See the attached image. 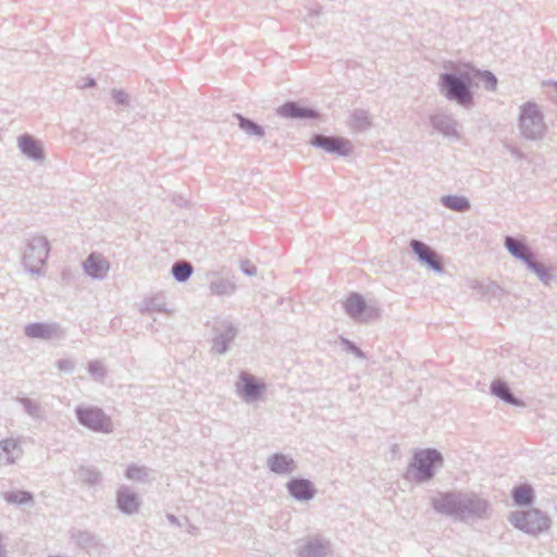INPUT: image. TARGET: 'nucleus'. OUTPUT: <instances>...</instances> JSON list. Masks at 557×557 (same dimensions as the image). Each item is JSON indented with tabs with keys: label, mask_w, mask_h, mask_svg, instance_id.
I'll return each mask as SVG.
<instances>
[{
	"label": "nucleus",
	"mask_w": 557,
	"mask_h": 557,
	"mask_svg": "<svg viewBox=\"0 0 557 557\" xmlns=\"http://www.w3.org/2000/svg\"><path fill=\"white\" fill-rule=\"evenodd\" d=\"M473 83L471 69L460 73L459 77L449 74H443L440 77V84L442 89L445 90L446 97L461 104H469L471 102L472 97L469 87Z\"/></svg>",
	"instance_id": "1"
},
{
	"label": "nucleus",
	"mask_w": 557,
	"mask_h": 557,
	"mask_svg": "<svg viewBox=\"0 0 557 557\" xmlns=\"http://www.w3.org/2000/svg\"><path fill=\"white\" fill-rule=\"evenodd\" d=\"M513 524L528 532L539 533L548 528V520L537 510H531L517 515L512 519Z\"/></svg>",
	"instance_id": "2"
},
{
	"label": "nucleus",
	"mask_w": 557,
	"mask_h": 557,
	"mask_svg": "<svg viewBox=\"0 0 557 557\" xmlns=\"http://www.w3.org/2000/svg\"><path fill=\"white\" fill-rule=\"evenodd\" d=\"M77 416L81 423L92 430L107 433L112 431L110 419L98 409H81L77 411Z\"/></svg>",
	"instance_id": "3"
},
{
	"label": "nucleus",
	"mask_w": 557,
	"mask_h": 557,
	"mask_svg": "<svg viewBox=\"0 0 557 557\" xmlns=\"http://www.w3.org/2000/svg\"><path fill=\"white\" fill-rule=\"evenodd\" d=\"M441 455L436 450H422L414 456V467L419 471V480H426L432 476L431 468L434 463L441 462Z\"/></svg>",
	"instance_id": "4"
},
{
	"label": "nucleus",
	"mask_w": 557,
	"mask_h": 557,
	"mask_svg": "<svg viewBox=\"0 0 557 557\" xmlns=\"http://www.w3.org/2000/svg\"><path fill=\"white\" fill-rule=\"evenodd\" d=\"M506 247L513 256L527 261L529 267L541 277V280H546L547 274L545 270L542 265L536 264L530 260L529 250L522 243L511 237H507Z\"/></svg>",
	"instance_id": "5"
},
{
	"label": "nucleus",
	"mask_w": 557,
	"mask_h": 557,
	"mask_svg": "<svg viewBox=\"0 0 557 557\" xmlns=\"http://www.w3.org/2000/svg\"><path fill=\"white\" fill-rule=\"evenodd\" d=\"M311 143L329 152H335L341 156H346L351 151L349 141L343 138L315 136Z\"/></svg>",
	"instance_id": "6"
},
{
	"label": "nucleus",
	"mask_w": 557,
	"mask_h": 557,
	"mask_svg": "<svg viewBox=\"0 0 557 557\" xmlns=\"http://www.w3.org/2000/svg\"><path fill=\"white\" fill-rule=\"evenodd\" d=\"M238 392L247 399H256L264 389V384L260 383L249 374H242L237 385Z\"/></svg>",
	"instance_id": "7"
},
{
	"label": "nucleus",
	"mask_w": 557,
	"mask_h": 557,
	"mask_svg": "<svg viewBox=\"0 0 557 557\" xmlns=\"http://www.w3.org/2000/svg\"><path fill=\"white\" fill-rule=\"evenodd\" d=\"M411 247L413 251L418 255L421 261L425 262L429 267H431L435 271L442 270V263L440 257L434 252L429 246L419 242L412 240Z\"/></svg>",
	"instance_id": "8"
},
{
	"label": "nucleus",
	"mask_w": 557,
	"mask_h": 557,
	"mask_svg": "<svg viewBox=\"0 0 557 557\" xmlns=\"http://www.w3.org/2000/svg\"><path fill=\"white\" fill-rule=\"evenodd\" d=\"M85 271L92 277H102L109 270V263L100 255L91 253L84 264Z\"/></svg>",
	"instance_id": "9"
},
{
	"label": "nucleus",
	"mask_w": 557,
	"mask_h": 557,
	"mask_svg": "<svg viewBox=\"0 0 557 557\" xmlns=\"http://www.w3.org/2000/svg\"><path fill=\"white\" fill-rule=\"evenodd\" d=\"M289 493L297 499L307 500L313 496L311 483L307 480L295 479L288 483Z\"/></svg>",
	"instance_id": "10"
},
{
	"label": "nucleus",
	"mask_w": 557,
	"mask_h": 557,
	"mask_svg": "<svg viewBox=\"0 0 557 557\" xmlns=\"http://www.w3.org/2000/svg\"><path fill=\"white\" fill-rule=\"evenodd\" d=\"M280 114L285 117H315L314 111L308 108L300 107L297 103L288 102L283 104L280 110Z\"/></svg>",
	"instance_id": "11"
},
{
	"label": "nucleus",
	"mask_w": 557,
	"mask_h": 557,
	"mask_svg": "<svg viewBox=\"0 0 557 557\" xmlns=\"http://www.w3.org/2000/svg\"><path fill=\"white\" fill-rule=\"evenodd\" d=\"M268 466L273 472L289 473L294 469V460L284 455H273L268 460Z\"/></svg>",
	"instance_id": "12"
},
{
	"label": "nucleus",
	"mask_w": 557,
	"mask_h": 557,
	"mask_svg": "<svg viewBox=\"0 0 557 557\" xmlns=\"http://www.w3.org/2000/svg\"><path fill=\"white\" fill-rule=\"evenodd\" d=\"M346 312L354 317H360L366 310V302L363 298L358 294H351L345 302Z\"/></svg>",
	"instance_id": "13"
},
{
	"label": "nucleus",
	"mask_w": 557,
	"mask_h": 557,
	"mask_svg": "<svg viewBox=\"0 0 557 557\" xmlns=\"http://www.w3.org/2000/svg\"><path fill=\"white\" fill-rule=\"evenodd\" d=\"M119 508L125 513H133L138 510L139 503L135 494L122 492L117 497Z\"/></svg>",
	"instance_id": "14"
},
{
	"label": "nucleus",
	"mask_w": 557,
	"mask_h": 557,
	"mask_svg": "<svg viewBox=\"0 0 557 557\" xmlns=\"http://www.w3.org/2000/svg\"><path fill=\"white\" fill-rule=\"evenodd\" d=\"M20 148L27 156L39 159L42 157L41 146L32 137L22 136L18 140Z\"/></svg>",
	"instance_id": "15"
},
{
	"label": "nucleus",
	"mask_w": 557,
	"mask_h": 557,
	"mask_svg": "<svg viewBox=\"0 0 557 557\" xmlns=\"http://www.w3.org/2000/svg\"><path fill=\"white\" fill-rule=\"evenodd\" d=\"M512 497L518 505H529L533 498V491L529 485H520L513 490Z\"/></svg>",
	"instance_id": "16"
},
{
	"label": "nucleus",
	"mask_w": 557,
	"mask_h": 557,
	"mask_svg": "<svg viewBox=\"0 0 557 557\" xmlns=\"http://www.w3.org/2000/svg\"><path fill=\"white\" fill-rule=\"evenodd\" d=\"M443 203L455 211H463L469 208V202L463 197L458 196H447L443 198Z\"/></svg>",
	"instance_id": "17"
},
{
	"label": "nucleus",
	"mask_w": 557,
	"mask_h": 557,
	"mask_svg": "<svg viewBox=\"0 0 557 557\" xmlns=\"http://www.w3.org/2000/svg\"><path fill=\"white\" fill-rule=\"evenodd\" d=\"M471 73L473 76V82L479 79V81L484 82L486 88H488V89L495 88L497 81H496L495 76H493L491 73H487V72L483 73V72L476 71L474 69H471Z\"/></svg>",
	"instance_id": "18"
},
{
	"label": "nucleus",
	"mask_w": 557,
	"mask_h": 557,
	"mask_svg": "<svg viewBox=\"0 0 557 557\" xmlns=\"http://www.w3.org/2000/svg\"><path fill=\"white\" fill-rule=\"evenodd\" d=\"M25 333L28 337H47L50 334V331L48 326L40 324V323H34L25 329Z\"/></svg>",
	"instance_id": "19"
},
{
	"label": "nucleus",
	"mask_w": 557,
	"mask_h": 557,
	"mask_svg": "<svg viewBox=\"0 0 557 557\" xmlns=\"http://www.w3.org/2000/svg\"><path fill=\"white\" fill-rule=\"evenodd\" d=\"M191 271H193L191 265L186 262L175 264L172 270L173 275L178 281L187 280L190 276Z\"/></svg>",
	"instance_id": "20"
},
{
	"label": "nucleus",
	"mask_w": 557,
	"mask_h": 557,
	"mask_svg": "<svg viewBox=\"0 0 557 557\" xmlns=\"http://www.w3.org/2000/svg\"><path fill=\"white\" fill-rule=\"evenodd\" d=\"M492 388H493L494 394H496L500 398H503L507 401H512L511 395L509 394V391L505 384L495 383Z\"/></svg>",
	"instance_id": "21"
},
{
	"label": "nucleus",
	"mask_w": 557,
	"mask_h": 557,
	"mask_svg": "<svg viewBox=\"0 0 557 557\" xmlns=\"http://www.w3.org/2000/svg\"><path fill=\"white\" fill-rule=\"evenodd\" d=\"M242 126H243L244 128H246L247 131H250V129H251V131H252V132H255L256 134H261L260 128H259L257 125L252 124L251 122H245V123H242Z\"/></svg>",
	"instance_id": "22"
},
{
	"label": "nucleus",
	"mask_w": 557,
	"mask_h": 557,
	"mask_svg": "<svg viewBox=\"0 0 557 557\" xmlns=\"http://www.w3.org/2000/svg\"><path fill=\"white\" fill-rule=\"evenodd\" d=\"M139 473H140V469H138L136 467H131V468H128L126 475L129 479H136L139 476Z\"/></svg>",
	"instance_id": "23"
},
{
	"label": "nucleus",
	"mask_w": 557,
	"mask_h": 557,
	"mask_svg": "<svg viewBox=\"0 0 557 557\" xmlns=\"http://www.w3.org/2000/svg\"><path fill=\"white\" fill-rule=\"evenodd\" d=\"M2 446H3V449L8 450L9 448H15L16 447V443L14 441H11V440H7L2 443Z\"/></svg>",
	"instance_id": "24"
},
{
	"label": "nucleus",
	"mask_w": 557,
	"mask_h": 557,
	"mask_svg": "<svg viewBox=\"0 0 557 557\" xmlns=\"http://www.w3.org/2000/svg\"><path fill=\"white\" fill-rule=\"evenodd\" d=\"M528 111H532V112H534V113H535V108H533V107H531V106H530V107H528V108H524V110H523V114H522V116H521L522 125H524V123H525V113H527Z\"/></svg>",
	"instance_id": "25"
},
{
	"label": "nucleus",
	"mask_w": 557,
	"mask_h": 557,
	"mask_svg": "<svg viewBox=\"0 0 557 557\" xmlns=\"http://www.w3.org/2000/svg\"><path fill=\"white\" fill-rule=\"evenodd\" d=\"M42 246H44V248H45V250H46V252H47V251H48V247H47L48 245H47V243H46V242H45V243H42Z\"/></svg>",
	"instance_id": "26"
}]
</instances>
